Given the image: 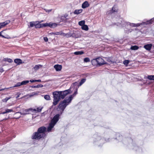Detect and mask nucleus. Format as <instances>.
Segmentation results:
<instances>
[{
  "label": "nucleus",
  "mask_w": 154,
  "mask_h": 154,
  "mask_svg": "<svg viewBox=\"0 0 154 154\" xmlns=\"http://www.w3.org/2000/svg\"><path fill=\"white\" fill-rule=\"evenodd\" d=\"M117 22L116 23H113L111 25L112 26H121L123 27L126 26H130L132 27H137L140 26H143V27H146L147 26L154 23V17L149 20L146 22H143L141 23H131L129 22H126L123 20L122 18H120L117 20Z\"/></svg>",
  "instance_id": "1"
},
{
  "label": "nucleus",
  "mask_w": 154,
  "mask_h": 154,
  "mask_svg": "<svg viewBox=\"0 0 154 154\" xmlns=\"http://www.w3.org/2000/svg\"><path fill=\"white\" fill-rule=\"evenodd\" d=\"M41 22L37 21L30 22L29 23L30 25L29 26V27H33L35 26L36 28H40L48 26L51 28H54L57 26L59 25L58 23L50 22L46 23H40Z\"/></svg>",
  "instance_id": "2"
},
{
  "label": "nucleus",
  "mask_w": 154,
  "mask_h": 154,
  "mask_svg": "<svg viewBox=\"0 0 154 154\" xmlns=\"http://www.w3.org/2000/svg\"><path fill=\"white\" fill-rule=\"evenodd\" d=\"M77 94V91H76L72 95H70L68 97H67L63 101L61 102L59 105V107L63 111L64 109L66 106L69 104L72 100L73 97Z\"/></svg>",
  "instance_id": "3"
},
{
  "label": "nucleus",
  "mask_w": 154,
  "mask_h": 154,
  "mask_svg": "<svg viewBox=\"0 0 154 154\" xmlns=\"http://www.w3.org/2000/svg\"><path fill=\"white\" fill-rule=\"evenodd\" d=\"M46 128L45 127H42L39 128L37 132L35 133L32 135V138L33 139H39L44 137L45 136V132L46 131Z\"/></svg>",
  "instance_id": "4"
},
{
  "label": "nucleus",
  "mask_w": 154,
  "mask_h": 154,
  "mask_svg": "<svg viewBox=\"0 0 154 154\" xmlns=\"http://www.w3.org/2000/svg\"><path fill=\"white\" fill-rule=\"evenodd\" d=\"M59 116L60 115L58 114H57L54 116L48 127V131L50 132L51 131L56 123L58 121L59 119Z\"/></svg>",
  "instance_id": "5"
},
{
  "label": "nucleus",
  "mask_w": 154,
  "mask_h": 154,
  "mask_svg": "<svg viewBox=\"0 0 154 154\" xmlns=\"http://www.w3.org/2000/svg\"><path fill=\"white\" fill-rule=\"evenodd\" d=\"M54 98L53 104L55 105L62 98V95L60 91H55L53 93Z\"/></svg>",
  "instance_id": "6"
},
{
  "label": "nucleus",
  "mask_w": 154,
  "mask_h": 154,
  "mask_svg": "<svg viewBox=\"0 0 154 154\" xmlns=\"http://www.w3.org/2000/svg\"><path fill=\"white\" fill-rule=\"evenodd\" d=\"M32 109H29L24 110L22 112H18L16 113V114L20 113L21 115H25L31 113L32 112Z\"/></svg>",
  "instance_id": "7"
},
{
  "label": "nucleus",
  "mask_w": 154,
  "mask_h": 154,
  "mask_svg": "<svg viewBox=\"0 0 154 154\" xmlns=\"http://www.w3.org/2000/svg\"><path fill=\"white\" fill-rule=\"evenodd\" d=\"M70 89H69L64 91H60L61 94L62 95V99H63L68 94H70L72 92Z\"/></svg>",
  "instance_id": "8"
},
{
  "label": "nucleus",
  "mask_w": 154,
  "mask_h": 154,
  "mask_svg": "<svg viewBox=\"0 0 154 154\" xmlns=\"http://www.w3.org/2000/svg\"><path fill=\"white\" fill-rule=\"evenodd\" d=\"M97 64L99 65H101L103 64H106V62L101 57H98L97 58Z\"/></svg>",
  "instance_id": "9"
},
{
  "label": "nucleus",
  "mask_w": 154,
  "mask_h": 154,
  "mask_svg": "<svg viewBox=\"0 0 154 154\" xmlns=\"http://www.w3.org/2000/svg\"><path fill=\"white\" fill-rule=\"evenodd\" d=\"M5 31L3 30L2 31L0 32V36L3 38L9 39L10 38V37L7 35L5 34Z\"/></svg>",
  "instance_id": "10"
},
{
  "label": "nucleus",
  "mask_w": 154,
  "mask_h": 154,
  "mask_svg": "<svg viewBox=\"0 0 154 154\" xmlns=\"http://www.w3.org/2000/svg\"><path fill=\"white\" fill-rule=\"evenodd\" d=\"M10 22V20H6L4 22L0 23V29L1 28H3L6 25L8 24Z\"/></svg>",
  "instance_id": "11"
},
{
  "label": "nucleus",
  "mask_w": 154,
  "mask_h": 154,
  "mask_svg": "<svg viewBox=\"0 0 154 154\" xmlns=\"http://www.w3.org/2000/svg\"><path fill=\"white\" fill-rule=\"evenodd\" d=\"M54 68L55 69L56 71H59L61 70L62 68V66L61 65L57 64L54 66Z\"/></svg>",
  "instance_id": "12"
},
{
  "label": "nucleus",
  "mask_w": 154,
  "mask_h": 154,
  "mask_svg": "<svg viewBox=\"0 0 154 154\" xmlns=\"http://www.w3.org/2000/svg\"><path fill=\"white\" fill-rule=\"evenodd\" d=\"M89 6V4L88 1H85L82 5V7L83 8H85L88 7Z\"/></svg>",
  "instance_id": "13"
},
{
  "label": "nucleus",
  "mask_w": 154,
  "mask_h": 154,
  "mask_svg": "<svg viewBox=\"0 0 154 154\" xmlns=\"http://www.w3.org/2000/svg\"><path fill=\"white\" fill-rule=\"evenodd\" d=\"M152 46V44H149L144 45V48L146 50H150L151 49Z\"/></svg>",
  "instance_id": "14"
},
{
  "label": "nucleus",
  "mask_w": 154,
  "mask_h": 154,
  "mask_svg": "<svg viewBox=\"0 0 154 154\" xmlns=\"http://www.w3.org/2000/svg\"><path fill=\"white\" fill-rule=\"evenodd\" d=\"M14 62L17 64L19 65L21 63H24L22 62V60L20 59H16L14 60Z\"/></svg>",
  "instance_id": "15"
},
{
  "label": "nucleus",
  "mask_w": 154,
  "mask_h": 154,
  "mask_svg": "<svg viewBox=\"0 0 154 154\" xmlns=\"http://www.w3.org/2000/svg\"><path fill=\"white\" fill-rule=\"evenodd\" d=\"M42 108H38L36 109H32V112H40L42 110Z\"/></svg>",
  "instance_id": "16"
},
{
  "label": "nucleus",
  "mask_w": 154,
  "mask_h": 154,
  "mask_svg": "<svg viewBox=\"0 0 154 154\" xmlns=\"http://www.w3.org/2000/svg\"><path fill=\"white\" fill-rule=\"evenodd\" d=\"M83 11L82 9L79 10H75L74 12V13L75 14H78L81 13Z\"/></svg>",
  "instance_id": "17"
},
{
  "label": "nucleus",
  "mask_w": 154,
  "mask_h": 154,
  "mask_svg": "<svg viewBox=\"0 0 154 154\" xmlns=\"http://www.w3.org/2000/svg\"><path fill=\"white\" fill-rule=\"evenodd\" d=\"M97 58L93 59L91 60V63L93 65H95L97 64Z\"/></svg>",
  "instance_id": "18"
},
{
  "label": "nucleus",
  "mask_w": 154,
  "mask_h": 154,
  "mask_svg": "<svg viewBox=\"0 0 154 154\" xmlns=\"http://www.w3.org/2000/svg\"><path fill=\"white\" fill-rule=\"evenodd\" d=\"M84 53V52L83 51H76L74 53V54L76 55H81L83 54Z\"/></svg>",
  "instance_id": "19"
},
{
  "label": "nucleus",
  "mask_w": 154,
  "mask_h": 154,
  "mask_svg": "<svg viewBox=\"0 0 154 154\" xmlns=\"http://www.w3.org/2000/svg\"><path fill=\"white\" fill-rule=\"evenodd\" d=\"M42 66L41 65H36L34 67V69L35 70H37L39 68L42 67Z\"/></svg>",
  "instance_id": "20"
},
{
  "label": "nucleus",
  "mask_w": 154,
  "mask_h": 154,
  "mask_svg": "<svg viewBox=\"0 0 154 154\" xmlns=\"http://www.w3.org/2000/svg\"><path fill=\"white\" fill-rule=\"evenodd\" d=\"M3 60L5 61H7L9 63H11L13 62V60L10 58H5Z\"/></svg>",
  "instance_id": "21"
},
{
  "label": "nucleus",
  "mask_w": 154,
  "mask_h": 154,
  "mask_svg": "<svg viewBox=\"0 0 154 154\" xmlns=\"http://www.w3.org/2000/svg\"><path fill=\"white\" fill-rule=\"evenodd\" d=\"M116 11L117 10L116 9V7L115 6H114L112 8V10L110 11V13H111Z\"/></svg>",
  "instance_id": "22"
},
{
  "label": "nucleus",
  "mask_w": 154,
  "mask_h": 154,
  "mask_svg": "<svg viewBox=\"0 0 154 154\" xmlns=\"http://www.w3.org/2000/svg\"><path fill=\"white\" fill-rule=\"evenodd\" d=\"M85 22L84 20H82L81 21H79V24L80 26H82L83 25H84V24H85Z\"/></svg>",
  "instance_id": "23"
},
{
  "label": "nucleus",
  "mask_w": 154,
  "mask_h": 154,
  "mask_svg": "<svg viewBox=\"0 0 154 154\" xmlns=\"http://www.w3.org/2000/svg\"><path fill=\"white\" fill-rule=\"evenodd\" d=\"M139 48V47L136 45L132 46L131 47V49L132 50H137Z\"/></svg>",
  "instance_id": "24"
},
{
  "label": "nucleus",
  "mask_w": 154,
  "mask_h": 154,
  "mask_svg": "<svg viewBox=\"0 0 154 154\" xmlns=\"http://www.w3.org/2000/svg\"><path fill=\"white\" fill-rule=\"evenodd\" d=\"M43 87V85L41 84L38 85H37L36 86H33L32 87V88H42Z\"/></svg>",
  "instance_id": "25"
},
{
  "label": "nucleus",
  "mask_w": 154,
  "mask_h": 154,
  "mask_svg": "<svg viewBox=\"0 0 154 154\" xmlns=\"http://www.w3.org/2000/svg\"><path fill=\"white\" fill-rule=\"evenodd\" d=\"M29 81L28 80H26V81H24L22 82L21 83L22 85H26V84L28 83L29 82Z\"/></svg>",
  "instance_id": "26"
},
{
  "label": "nucleus",
  "mask_w": 154,
  "mask_h": 154,
  "mask_svg": "<svg viewBox=\"0 0 154 154\" xmlns=\"http://www.w3.org/2000/svg\"><path fill=\"white\" fill-rule=\"evenodd\" d=\"M45 99L47 100H50V97L49 95H46L44 96Z\"/></svg>",
  "instance_id": "27"
},
{
  "label": "nucleus",
  "mask_w": 154,
  "mask_h": 154,
  "mask_svg": "<svg viewBox=\"0 0 154 154\" xmlns=\"http://www.w3.org/2000/svg\"><path fill=\"white\" fill-rule=\"evenodd\" d=\"M148 79L151 80H154V75L149 76L148 77Z\"/></svg>",
  "instance_id": "28"
},
{
  "label": "nucleus",
  "mask_w": 154,
  "mask_h": 154,
  "mask_svg": "<svg viewBox=\"0 0 154 154\" xmlns=\"http://www.w3.org/2000/svg\"><path fill=\"white\" fill-rule=\"evenodd\" d=\"M129 62L130 61L128 60H125L124 61L123 63L125 65L127 66L128 65V64L129 63Z\"/></svg>",
  "instance_id": "29"
},
{
  "label": "nucleus",
  "mask_w": 154,
  "mask_h": 154,
  "mask_svg": "<svg viewBox=\"0 0 154 154\" xmlns=\"http://www.w3.org/2000/svg\"><path fill=\"white\" fill-rule=\"evenodd\" d=\"M84 62L87 63L90 62V60L89 58L86 57L84 59Z\"/></svg>",
  "instance_id": "30"
},
{
  "label": "nucleus",
  "mask_w": 154,
  "mask_h": 154,
  "mask_svg": "<svg viewBox=\"0 0 154 154\" xmlns=\"http://www.w3.org/2000/svg\"><path fill=\"white\" fill-rule=\"evenodd\" d=\"M106 60L109 62V63L110 64L113 63H114V62L112 61L111 60L110 58H106Z\"/></svg>",
  "instance_id": "31"
},
{
  "label": "nucleus",
  "mask_w": 154,
  "mask_h": 154,
  "mask_svg": "<svg viewBox=\"0 0 154 154\" xmlns=\"http://www.w3.org/2000/svg\"><path fill=\"white\" fill-rule=\"evenodd\" d=\"M82 29H88V26L84 24L81 27Z\"/></svg>",
  "instance_id": "32"
},
{
  "label": "nucleus",
  "mask_w": 154,
  "mask_h": 154,
  "mask_svg": "<svg viewBox=\"0 0 154 154\" xmlns=\"http://www.w3.org/2000/svg\"><path fill=\"white\" fill-rule=\"evenodd\" d=\"M86 79H82L81 81L79 83L80 86L82 85L84 83Z\"/></svg>",
  "instance_id": "33"
},
{
  "label": "nucleus",
  "mask_w": 154,
  "mask_h": 154,
  "mask_svg": "<svg viewBox=\"0 0 154 154\" xmlns=\"http://www.w3.org/2000/svg\"><path fill=\"white\" fill-rule=\"evenodd\" d=\"M11 98V97H6V98H5V99H4L3 100H2V101L3 102H7V101L8 100H9V99H10Z\"/></svg>",
  "instance_id": "34"
},
{
  "label": "nucleus",
  "mask_w": 154,
  "mask_h": 154,
  "mask_svg": "<svg viewBox=\"0 0 154 154\" xmlns=\"http://www.w3.org/2000/svg\"><path fill=\"white\" fill-rule=\"evenodd\" d=\"M21 85V83H20V82H18L17 83V84L15 85L14 87H18V86H20V85Z\"/></svg>",
  "instance_id": "35"
},
{
  "label": "nucleus",
  "mask_w": 154,
  "mask_h": 154,
  "mask_svg": "<svg viewBox=\"0 0 154 154\" xmlns=\"http://www.w3.org/2000/svg\"><path fill=\"white\" fill-rule=\"evenodd\" d=\"M6 112H7V113L11 112H12L13 111V110L12 109H6Z\"/></svg>",
  "instance_id": "36"
},
{
  "label": "nucleus",
  "mask_w": 154,
  "mask_h": 154,
  "mask_svg": "<svg viewBox=\"0 0 154 154\" xmlns=\"http://www.w3.org/2000/svg\"><path fill=\"white\" fill-rule=\"evenodd\" d=\"M39 93V92H33L32 93L33 94L34 96L38 95Z\"/></svg>",
  "instance_id": "37"
},
{
  "label": "nucleus",
  "mask_w": 154,
  "mask_h": 154,
  "mask_svg": "<svg viewBox=\"0 0 154 154\" xmlns=\"http://www.w3.org/2000/svg\"><path fill=\"white\" fill-rule=\"evenodd\" d=\"M44 39L45 41L46 42H47L48 41V38L46 37H45L44 38Z\"/></svg>",
  "instance_id": "38"
},
{
  "label": "nucleus",
  "mask_w": 154,
  "mask_h": 154,
  "mask_svg": "<svg viewBox=\"0 0 154 154\" xmlns=\"http://www.w3.org/2000/svg\"><path fill=\"white\" fill-rule=\"evenodd\" d=\"M30 82H36V80H32L31 79L30 80Z\"/></svg>",
  "instance_id": "39"
},
{
  "label": "nucleus",
  "mask_w": 154,
  "mask_h": 154,
  "mask_svg": "<svg viewBox=\"0 0 154 154\" xmlns=\"http://www.w3.org/2000/svg\"><path fill=\"white\" fill-rule=\"evenodd\" d=\"M47 12H51V9H50V10H45Z\"/></svg>",
  "instance_id": "40"
},
{
  "label": "nucleus",
  "mask_w": 154,
  "mask_h": 154,
  "mask_svg": "<svg viewBox=\"0 0 154 154\" xmlns=\"http://www.w3.org/2000/svg\"><path fill=\"white\" fill-rule=\"evenodd\" d=\"M3 71V69L2 68H0V72H2Z\"/></svg>",
  "instance_id": "41"
},
{
  "label": "nucleus",
  "mask_w": 154,
  "mask_h": 154,
  "mask_svg": "<svg viewBox=\"0 0 154 154\" xmlns=\"http://www.w3.org/2000/svg\"><path fill=\"white\" fill-rule=\"evenodd\" d=\"M29 96L30 97H32L33 96H34L33 94H32H32H30L29 95Z\"/></svg>",
  "instance_id": "42"
},
{
  "label": "nucleus",
  "mask_w": 154,
  "mask_h": 154,
  "mask_svg": "<svg viewBox=\"0 0 154 154\" xmlns=\"http://www.w3.org/2000/svg\"><path fill=\"white\" fill-rule=\"evenodd\" d=\"M29 96L30 97H32L33 96H34L33 94H32H32H30L29 95Z\"/></svg>",
  "instance_id": "43"
},
{
  "label": "nucleus",
  "mask_w": 154,
  "mask_h": 154,
  "mask_svg": "<svg viewBox=\"0 0 154 154\" xmlns=\"http://www.w3.org/2000/svg\"><path fill=\"white\" fill-rule=\"evenodd\" d=\"M36 82H41V80L40 79L37 80H36Z\"/></svg>",
  "instance_id": "44"
},
{
  "label": "nucleus",
  "mask_w": 154,
  "mask_h": 154,
  "mask_svg": "<svg viewBox=\"0 0 154 154\" xmlns=\"http://www.w3.org/2000/svg\"><path fill=\"white\" fill-rule=\"evenodd\" d=\"M68 16V15L67 14H66L64 15V17L65 18H66Z\"/></svg>",
  "instance_id": "45"
},
{
  "label": "nucleus",
  "mask_w": 154,
  "mask_h": 154,
  "mask_svg": "<svg viewBox=\"0 0 154 154\" xmlns=\"http://www.w3.org/2000/svg\"><path fill=\"white\" fill-rule=\"evenodd\" d=\"M6 113H7V112H6V111L5 110V112H3L2 113V114H5Z\"/></svg>",
  "instance_id": "46"
},
{
  "label": "nucleus",
  "mask_w": 154,
  "mask_h": 154,
  "mask_svg": "<svg viewBox=\"0 0 154 154\" xmlns=\"http://www.w3.org/2000/svg\"><path fill=\"white\" fill-rule=\"evenodd\" d=\"M58 108H59V109L60 110H61V111H62V112H61V113H62V112H63V111H63V110H62V109H61L60 108H59V106H58Z\"/></svg>",
  "instance_id": "47"
},
{
  "label": "nucleus",
  "mask_w": 154,
  "mask_h": 154,
  "mask_svg": "<svg viewBox=\"0 0 154 154\" xmlns=\"http://www.w3.org/2000/svg\"><path fill=\"white\" fill-rule=\"evenodd\" d=\"M4 90V89H0V91H2V90Z\"/></svg>",
  "instance_id": "48"
},
{
  "label": "nucleus",
  "mask_w": 154,
  "mask_h": 154,
  "mask_svg": "<svg viewBox=\"0 0 154 154\" xmlns=\"http://www.w3.org/2000/svg\"><path fill=\"white\" fill-rule=\"evenodd\" d=\"M19 97V96H17V98H18V97Z\"/></svg>",
  "instance_id": "49"
}]
</instances>
